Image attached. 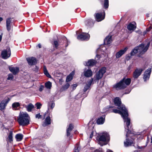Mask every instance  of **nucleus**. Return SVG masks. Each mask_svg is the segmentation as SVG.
<instances>
[{"instance_id": "b1692460", "label": "nucleus", "mask_w": 152, "mask_h": 152, "mask_svg": "<svg viewBox=\"0 0 152 152\" xmlns=\"http://www.w3.org/2000/svg\"><path fill=\"white\" fill-rule=\"evenodd\" d=\"M106 50L107 48L105 46L103 45H101L100 47L97 49V51L99 52L100 51L101 52H103L105 54H106Z\"/></svg>"}, {"instance_id": "bb28decb", "label": "nucleus", "mask_w": 152, "mask_h": 152, "mask_svg": "<svg viewBox=\"0 0 152 152\" xmlns=\"http://www.w3.org/2000/svg\"><path fill=\"white\" fill-rule=\"evenodd\" d=\"M43 71L44 74L46 75V76L49 78L51 77V76L48 73L46 67L45 66H43Z\"/></svg>"}, {"instance_id": "8fccbe9b", "label": "nucleus", "mask_w": 152, "mask_h": 152, "mask_svg": "<svg viewBox=\"0 0 152 152\" xmlns=\"http://www.w3.org/2000/svg\"><path fill=\"white\" fill-rule=\"evenodd\" d=\"M152 28V27L151 26H149V28H148L146 29V31H149L150 30H151Z\"/></svg>"}, {"instance_id": "aec40b11", "label": "nucleus", "mask_w": 152, "mask_h": 152, "mask_svg": "<svg viewBox=\"0 0 152 152\" xmlns=\"http://www.w3.org/2000/svg\"><path fill=\"white\" fill-rule=\"evenodd\" d=\"M136 28V23L135 22L129 23L127 26V28L129 30H134Z\"/></svg>"}, {"instance_id": "49530a36", "label": "nucleus", "mask_w": 152, "mask_h": 152, "mask_svg": "<svg viewBox=\"0 0 152 152\" xmlns=\"http://www.w3.org/2000/svg\"><path fill=\"white\" fill-rule=\"evenodd\" d=\"M101 57V56L99 55H96V57L95 58V59L96 60H98Z\"/></svg>"}, {"instance_id": "6ab92c4d", "label": "nucleus", "mask_w": 152, "mask_h": 152, "mask_svg": "<svg viewBox=\"0 0 152 152\" xmlns=\"http://www.w3.org/2000/svg\"><path fill=\"white\" fill-rule=\"evenodd\" d=\"M93 81V78L91 79L89 81H87L83 91L84 92L86 91L88 89H89L90 87L92 84Z\"/></svg>"}, {"instance_id": "39448f33", "label": "nucleus", "mask_w": 152, "mask_h": 152, "mask_svg": "<svg viewBox=\"0 0 152 152\" xmlns=\"http://www.w3.org/2000/svg\"><path fill=\"white\" fill-rule=\"evenodd\" d=\"M110 139L109 134L107 132H104L101 133L98 137L99 143L101 145H105Z\"/></svg>"}, {"instance_id": "09e8293b", "label": "nucleus", "mask_w": 152, "mask_h": 152, "mask_svg": "<svg viewBox=\"0 0 152 152\" xmlns=\"http://www.w3.org/2000/svg\"><path fill=\"white\" fill-rule=\"evenodd\" d=\"M77 84H73L72 86L73 89H75L77 87Z\"/></svg>"}, {"instance_id": "ddd939ff", "label": "nucleus", "mask_w": 152, "mask_h": 152, "mask_svg": "<svg viewBox=\"0 0 152 152\" xmlns=\"http://www.w3.org/2000/svg\"><path fill=\"white\" fill-rule=\"evenodd\" d=\"M10 100V99L9 98L3 100L0 103V110H2L4 109Z\"/></svg>"}, {"instance_id": "13d9d810", "label": "nucleus", "mask_w": 152, "mask_h": 152, "mask_svg": "<svg viewBox=\"0 0 152 152\" xmlns=\"http://www.w3.org/2000/svg\"><path fill=\"white\" fill-rule=\"evenodd\" d=\"M63 39L64 40H67V39H66V38L64 37H63Z\"/></svg>"}, {"instance_id": "5701e85b", "label": "nucleus", "mask_w": 152, "mask_h": 152, "mask_svg": "<svg viewBox=\"0 0 152 152\" xmlns=\"http://www.w3.org/2000/svg\"><path fill=\"white\" fill-rule=\"evenodd\" d=\"M105 121V116L101 117L99 118L97 120V123L98 124H102Z\"/></svg>"}, {"instance_id": "0eeeda50", "label": "nucleus", "mask_w": 152, "mask_h": 152, "mask_svg": "<svg viewBox=\"0 0 152 152\" xmlns=\"http://www.w3.org/2000/svg\"><path fill=\"white\" fill-rule=\"evenodd\" d=\"M11 55V50L10 48H8L6 50H3L1 53L2 58L7 59L9 58Z\"/></svg>"}, {"instance_id": "bf43d9fd", "label": "nucleus", "mask_w": 152, "mask_h": 152, "mask_svg": "<svg viewBox=\"0 0 152 152\" xmlns=\"http://www.w3.org/2000/svg\"><path fill=\"white\" fill-rule=\"evenodd\" d=\"M146 16L147 17H149V14H147Z\"/></svg>"}, {"instance_id": "c03bdc74", "label": "nucleus", "mask_w": 152, "mask_h": 152, "mask_svg": "<svg viewBox=\"0 0 152 152\" xmlns=\"http://www.w3.org/2000/svg\"><path fill=\"white\" fill-rule=\"evenodd\" d=\"M6 26L7 30L9 31L11 30V24H6Z\"/></svg>"}, {"instance_id": "6e6552de", "label": "nucleus", "mask_w": 152, "mask_h": 152, "mask_svg": "<svg viewBox=\"0 0 152 152\" xmlns=\"http://www.w3.org/2000/svg\"><path fill=\"white\" fill-rule=\"evenodd\" d=\"M106 72V69L105 67L102 68L99 71L97 72L96 75V80H99L103 77L104 74Z\"/></svg>"}, {"instance_id": "1a4fd4ad", "label": "nucleus", "mask_w": 152, "mask_h": 152, "mask_svg": "<svg viewBox=\"0 0 152 152\" xmlns=\"http://www.w3.org/2000/svg\"><path fill=\"white\" fill-rule=\"evenodd\" d=\"M144 70L142 68H137L135 69L133 74V77L134 79H137L140 76L142 72Z\"/></svg>"}, {"instance_id": "cd10ccee", "label": "nucleus", "mask_w": 152, "mask_h": 152, "mask_svg": "<svg viewBox=\"0 0 152 152\" xmlns=\"http://www.w3.org/2000/svg\"><path fill=\"white\" fill-rule=\"evenodd\" d=\"M34 107V106L33 104L31 103H30L26 107V108L28 112H31Z\"/></svg>"}, {"instance_id": "603ef678", "label": "nucleus", "mask_w": 152, "mask_h": 152, "mask_svg": "<svg viewBox=\"0 0 152 152\" xmlns=\"http://www.w3.org/2000/svg\"><path fill=\"white\" fill-rule=\"evenodd\" d=\"M63 81V80L62 79H60L59 80V83L61 84L62 83V82Z\"/></svg>"}, {"instance_id": "f3484780", "label": "nucleus", "mask_w": 152, "mask_h": 152, "mask_svg": "<svg viewBox=\"0 0 152 152\" xmlns=\"http://www.w3.org/2000/svg\"><path fill=\"white\" fill-rule=\"evenodd\" d=\"M96 63V61L94 59H90L87 62L85 61L83 63L84 64L85 66H93L95 65Z\"/></svg>"}, {"instance_id": "c756f323", "label": "nucleus", "mask_w": 152, "mask_h": 152, "mask_svg": "<svg viewBox=\"0 0 152 152\" xmlns=\"http://www.w3.org/2000/svg\"><path fill=\"white\" fill-rule=\"evenodd\" d=\"M20 106V103L18 102H15L13 103L12 104V107L13 109H15V108Z\"/></svg>"}, {"instance_id": "a18cd8bd", "label": "nucleus", "mask_w": 152, "mask_h": 152, "mask_svg": "<svg viewBox=\"0 0 152 152\" xmlns=\"http://www.w3.org/2000/svg\"><path fill=\"white\" fill-rule=\"evenodd\" d=\"M35 117L36 118L38 119L42 118V115L40 114L39 113L35 115Z\"/></svg>"}, {"instance_id": "f03ea898", "label": "nucleus", "mask_w": 152, "mask_h": 152, "mask_svg": "<svg viewBox=\"0 0 152 152\" xmlns=\"http://www.w3.org/2000/svg\"><path fill=\"white\" fill-rule=\"evenodd\" d=\"M150 44V42H148L147 44L142 43L137 47H135L131 52V56L134 55L137 53H139V54L138 56L141 57L142 55L144 54L147 51L148 49Z\"/></svg>"}, {"instance_id": "f257e3e1", "label": "nucleus", "mask_w": 152, "mask_h": 152, "mask_svg": "<svg viewBox=\"0 0 152 152\" xmlns=\"http://www.w3.org/2000/svg\"><path fill=\"white\" fill-rule=\"evenodd\" d=\"M114 102L115 105L118 106V108L120 110L113 109V112L120 114L126 124V127H125V131H126L127 133L126 134V141L124 142V146L126 147L130 146L133 144V142L132 140L128 139V135L131 133V131L129 130V127H131L130 120L128 117V111L124 105L121 104V99L119 98H115L114 99Z\"/></svg>"}, {"instance_id": "f8f14e48", "label": "nucleus", "mask_w": 152, "mask_h": 152, "mask_svg": "<svg viewBox=\"0 0 152 152\" xmlns=\"http://www.w3.org/2000/svg\"><path fill=\"white\" fill-rule=\"evenodd\" d=\"M151 72V68H149L145 71L143 77L144 81H146L147 80H149Z\"/></svg>"}, {"instance_id": "79ce46f5", "label": "nucleus", "mask_w": 152, "mask_h": 152, "mask_svg": "<svg viewBox=\"0 0 152 152\" xmlns=\"http://www.w3.org/2000/svg\"><path fill=\"white\" fill-rule=\"evenodd\" d=\"M13 78V76L12 74H9L8 75V77L7 78L8 80H12Z\"/></svg>"}, {"instance_id": "dca6fc26", "label": "nucleus", "mask_w": 152, "mask_h": 152, "mask_svg": "<svg viewBox=\"0 0 152 152\" xmlns=\"http://www.w3.org/2000/svg\"><path fill=\"white\" fill-rule=\"evenodd\" d=\"M28 64L30 65H35L37 63L36 59L34 57H29L26 58Z\"/></svg>"}, {"instance_id": "37998d69", "label": "nucleus", "mask_w": 152, "mask_h": 152, "mask_svg": "<svg viewBox=\"0 0 152 152\" xmlns=\"http://www.w3.org/2000/svg\"><path fill=\"white\" fill-rule=\"evenodd\" d=\"M151 139V143H152V137H150L149 136H147V140L146 142L147 143H148V142L150 140V139Z\"/></svg>"}, {"instance_id": "7ed1b4c3", "label": "nucleus", "mask_w": 152, "mask_h": 152, "mask_svg": "<svg viewBox=\"0 0 152 152\" xmlns=\"http://www.w3.org/2000/svg\"><path fill=\"white\" fill-rule=\"evenodd\" d=\"M30 118L26 113L20 114L18 121L19 124L22 126H26L29 124Z\"/></svg>"}, {"instance_id": "9d476101", "label": "nucleus", "mask_w": 152, "mask_h": 152, "mask_svg": "<svg viewBox=\"0 0 152 152\" xmlns=\"http://www.w3.org/2000/svg\"><path fill=\"white\" fill-rule=\"evenodd\" d=\"M90 35L87 33H83L77 36V38L81 40H87L90 38Z\"/></svg>"}, {"instance_id": "c85d7f7f", "label": "nucleus", "mask_w": 152, "mask_h": 152, "mask_svg": "<svg viewBox=\"0 0 152 152\" xmlns=\"http://www.w3.org/2000/svg\"><path fill=\"white\" fill-rule=\"evenodd\" d=\"M17 141H20L22 140L23 138V135L21 134H17L15 136Z\"/></svg>"}, {"instance_id": "69168bd1", "label": "nucleus", "mask_w": 152, "mask_h": 152, "mask_svg": "<svg viewBox=\"0 0 152 152\" xmlns=\"http://www.w3.org/2000/svg\"><path fill=\"white\" fill-rule=\"evenodd\" d=\"M127 94V93H125V94Z\"/></svg>"}, {"instance_id": "0e129e2a", "label": "nucleus", "mask_w": 152, "mask_h": 152, "mask_svg": "<svg viewBox=\"0 0 152 152\" xmlns=\"http://www.w3.org/2000/svg\"><path fill=\"white\" fill-rule=\"evenodd\" d=\"M49 108L48 107V110H49Z\"/></svg>"}, {"instance_id": "9b49d317", "label": "nucleus", "mask_w": 152, "mask_h": 152, "mask_svg": "<svg viewBox=\"0 0 152 152\" xmlns=\"http://www.w3.org/2000/svg\"><path fill=\"white\" fill-rule=\"evenodd\" d=\"M105 13L104 11L102 12L96 13L95 14V18L98 22L101 21L105 18Z\"/></svg>"}, {"instance_id": "58836bf2", "label": "nucleus", "mask_w": 152, "mask_h": 152, "mask_svg": "<svg viewBox=\"0 0 152 152\" xmlns=\"http://www.w3.org/2000/svg\"><path fill=\"white\" fill-rule=\"evenodd\" d=\"M12 21V18H7L6 20V24H11Z\"/></svg>"}, {"instance_id": "052dcab7", "label": "nucleus", "mask_w": 152, "mask_h": 152, "mask_svg": "<svg viewBox=\"0 0 152 152\" xmlns=\"http://www.w3.org/2000/svg\"><path fill=\"white\" fill-rule=\"evenodd\" d=\"M130 66H129L128 67V69H130Z\"/></svg>"}, {"instance_id": "f704fd0d", "label": "nucleus", "mask_w": 152, "mask_h": 152, "mask_svg": "<svg viewBox=\"0 0 152 152\" xmlns=\"http://www.w3.org/2000/svg\"><path fill=\"white\" fill-rule=\"evenodd\" d=\"M12 132L11 131L10 132L8 136V139L11 142L12 141Z\"/></svg>"}, {"instance_id": "e2e57ef3", "label": "nucleus", "mask_w": 152, "mask_h": 152, "mask_svg": "<svg viewBox=\"0 0 152 152\" xmlns=\"http://www.w3.org/2000/svg\"><path fill=\"white\" fill-rule=\"evenodd\" d=\"M134 152H137V151H134Z\"/></svg>"}, {"instance_id": "2eb2a0df", "label": "nucleus", "mask_w": 152, "mask_h": 152, "mask_svg": "<svg viewBox=\"0 0 152 152\" xmlns=\"http://www.w3.org/2000/svg\"><path fill=\"white\" fill-rule=\"evenodd\" d=\"M128 49L127 47L125 48L124 49H121L117 52L115 54L116 58H118L124 54Z\"/></svg>"}, {"instance_id": "864d4df0", "label": "nucleus", "mask_w": 152, "mask_h": 152, "mask_svg": "<svg viewBox=\"0 0 152 152\" xmlns=\"http://www.w3.org/2000/svg\"><path fill=\"white\" fill-rule=\"evenodd\" d=\"M131 57L130 56H128L126 57V59L127 60H129V59Z\"/></svg>"}, {"instance_id": "412c9836", "label": "nucleus", "mask_w": 152, "mask_h": 152, "mask_svg": "<svg viewBox=\"0 0 152 152\" xmlns=\"http://www.w3.org/2000/svg\"><path fill=\"white\" fill-rule=\"evenodd\" d=\"M112 41L111 36H108L104 39V43L105 45H108L111 43Z\"/></svg>"}, {"instance_id": "5fc2aeb1", "label": "nucleus", "mask_w": 152, "mask_h": 152, "mask_svg": "<svg viewBox=\"0 0 152 152\" xmlns=\"http://www.w3.org/2000/svg\"><path fill=\"white\" fill-rule=\"evenodd\" d=\"M2 34H1V35H0V42L1 41L2 39Z\"/></svg>"}, {"instance_id": "ea45409f", "label": "nucleus", "mask_w": 152, "mask_h": 152, "mask_svg": "<svg viewBox=\"0 0 152 152\" xmlns=\"http://www.w3.org/2000/svg\"><path fill=\"white\" fill-rule=\"evenodd\" d=\"M35 105L37 109H39L41 108L42 104L40 103L37 102L35 104Z\"/></svg>"}, {"instance_id": "e433bc0d", "label": "nucleus", "mask_w": 152, "mask_h": 152, "mask_svg": "<svg viewBox=\"0 0 152 152\" xmlns=\"http://www.w3.org/2000/svg\"><path fill=\"white\" fill-rule=\"evenodd\" d=\"M55 105L54 103L53 102H50L48 103V105L49 106H50V109L52 110L53 108L54 107Z\"/></svg>"}, {"instance_id": "680f3d73", "label": "nucleus", "mask_w": 152, "mask_h": 152, "mask_svg": "<svg viewBox=\"0 0 152 152\" xmlns=\"http://www.w3.org/2000/svg\"><path fill=\"white\" fill-rule=\"evenodd\" d=\"M45 115H44V117H45Z\"/></svg>"}, {"instance_id": "6e6d98bb", "label": "nucleus", "mask_w": 152, "mask_h": 152, "mask_svg": "<svg viewBox=\"0 0 152 152\" xmlns=\"http://www.w3.org/2000/svg\"><path fill=\"white\" fill-rule=\"evenodd\" d=\"M39 48H41V45L40 44H39L38 45Z\"/></svg>"}, {"instance_id": "72a5a7b5", "label": "nucleus", "mask_w": 152, "mask_h": 152, "mask_svg": "<svg viewBox=\"0 0 152 152\" xmlns=\"http://www.w3.org/2000/svg\"><path fill=\"white\" fill-rule=\"evenodd\" d=\"M70 86L69 83H67L65 85L63 86L62 88V89L63 90H66L68 89Z\"/></svg>"}, {"instance_id": "20e7f679", "label": "nucleus", "mask_w": 152, "mask_h": 152, "mask_svg": "<svg viewBox=\"0 0 152 152\" xmlns=\"http://www.w3.org/2000/svg\"><path fill=\"white\" fill-rule=\"evenodd\" d=\"M131 80L130 78H124L119 82L113 86V87L116 89L119 90L124 89L130 83Z\"/></svg>"}, {"instance_id": "4be33fe9", "label": "nucleus", "mask_w": 152, "mask_h": 152, "mask_svg": "<svg viewBox=\"0 0 152 152\" xmlns=\"http://www.w3.org/2000/svg\"><path fill=\"white\" fill-rule=\"evenodd\" d=\"M10 72L14 75H16L19 71V69L17 67H11L9 68Z\"/></svg>"}, {"instance_id": "338daca9", "label": "nucleus", "mask_w": 152, "mask_h": 152, "mask_svg": "<svg viewBox=\"0 0 152 152\" xmlns=\"http://www.w3.org/2000/svg\"><path fill=\"white\" fill-rule=\"evenodd\" d=\"M68 45H66V46H67Z\"/></svg>"}, {"instance_id": "a19ab883", "label": "nucleus", "mask_w": 152, "mask_h": 152, "mask_svg": "<svg viewBox=\"0 0 152 152\" xmlns=\"http://www.w3.org/2000/svg\"><path fill=\"white\" fill-rule=\"evenodd\" d=\"M95 152H103L101 150H96ZM106 152H113L111 150H109V149H107V151Z\"/></svg>"}, {"instance_id": "393cba45", "label": "nucleus", "mask_w": 152, "mask_h": 152, "mask_svg": "<svg viewBox=\"0 0 152 152\" xmlns=\"http://www.w3.org/2000/svg\"><path fill=\"white\" fill-rule=\"evenodd\" d=\"M75 72L74 71L71 72L70 74L67 77L66 81V82H68L71 80L73 78V76L75 74Z\"/></svg>"}, {"instance_id": "7c9ffc66", "label": "nucleus", "mask_w": 152, "mask_h": 152, "mask_svg": "<svg viewBox=\"0 0 152 152\" xmlns=\"http://www.w3.org/2000/svg\"><path fill=\"white\" fill-rule=\"evenodd\" d=\"M45 86L48 89H50L52 86V83L50 81H48L45 83Z\"/></svg>"}, {"instance_id": "4c0bfd02", "label": "nucleus", "mask_w": 152, "mask_h": 152, "mask_svg": "<svg viewBox=\"0 0 152 152\" xmlns=\"http://www.w3.org/2000/svg\"><path fill=\"white\" fill-rule=\"evenodd\" d=\"M80 148L78 145L76 144L75 146L74 152H79Z\"/></svg>"}, {"instance_id": "473e14b6", "label": "nucleus", "mask_w": 152, "mask_h": 152, "mask_svg": "<svg viewBox=\"0 0 152 152\" xmlns=\"http://www.w3.org/2000/svg\"><path fill=\"white\" fill-rule=\"evenodd\" d=\"M146 130H147L145 129L143 131H142V132H141L140 133H137V135H141L140 137H141V138L142 139V138H143V137H144L143 134H145L146 132Z\"/></svg>"}, {"instance_id": "c9c22d12", "label": "nucleus", "mask_w": 152, "mask_h": 152, "mask_svg": "<svg viewBox=\"0 0 152 152\" xmlns=\"http://www.w3.org/2000/svg\"><path fill=\"white\" fill-rule=\"evenodd\" d=\"M53 46L55 47V48H56V49H57L59 44L57 41L54 40L53 42Z\"/></svg>"}, {"instance_id": "423d86ee", "label": "nucleus", "mask_w": 152, "mask_h": 152, "mask_svg": "<svg viewBox=\"0 0 152 152\" xmlns=\"http://www.w3.org/2000/svg\"><path fill=\"white\" fill-rule=\"evenodd\" d=\"M95 124L92 121L90 122L88 124V129L87 131V134L88 136H89L90 138H91L95 133L94 127Z\"/></svg>"}, {"instance_id": "a878e982", "label": "nucleus", "mask_w": 152, "mask_h": 152, "mask_svg": "<svg viewBox=\"0 0 152 152\" xmlns=\"http://www.w3.org/2000/svg\"><path fill=\"white\" fill-rule=\"evenodd\" d=\"M73 128V127L72 125L71 124H70L66 130L67 136H69L70 135V132L72 130Z\"/></svg>"}, {"instance_id": "3c124183", "label": "nucleus", "mask_w": 152, "mask_h": 152, "mask_svg": "<svg viewBox=\"0 0 152 152\" xmlns=\"http://www.w3.org/2000/svg\"><path fill=\"white\" fill-rule=\"evenodd\" d=\"M44 88V86H41L39 88V91H42V90H43V88Z\"/></svg>"}, {"instance_id": "a211bd4d", "label": "nucleus", "mask_w": 152, "mask_h": 152, "mask_svg": "<svg viewBox=\"0 0 152 152\" xmlns=\"http://www.w3.org/2000/svg\"><path fill=\"white\" fill-rule=\"evenodd\" d=\"M51 124V119L50 115L47 116L45 118L44 122L42 124V126L45 127Z\"/></svg>"}, {"instance_id": "4468645a", "label": "nucleus", "mask_w": 152, "mask_h": 152, "mask_svg": "<svg viewBox=\"0 0 152 152\" xmlns=\"http://www.w3.org/2000/svg\"><path fill=\"white\" fill-rule=\"evenodd\" d=\"M83 73L84 76L87 77H91L93 75V72L90 69H85Z\"/></svg>"}, {"instance_id": "2f4dec72", "label": "nucleus", "mask_w": 152, "mask_h": 152, "mask_svg": "<svg viewBox=\"0 0 152 152\" xmlns=\"http://www.w3.org/2000/svg\"><path fill=\"white\" fill-rule=\"evenodd\" d=\"M109 6L108 0H104V7L105 9H107Z\"/></svg>"}, {"instance_id": "de8ad7c7", "label": "nucleus", "mask_w": 152, "mask_h": 152, "mask_svg": "<svg viewBox=\"0 0 152 152\" xmlns=\"http://www.w3.org/2000/svg\"><path fill=\"white\" fill-rule=\"evenodd\" d=\"M91 20H88L87 21H86L85 22V24L87 25H89V24L88 23V22L89 21L90 22H92V21Z\"/></svg>"}, {"instance_id": "4d7b16f0", "label": "nucleus", "mask_w": 152, "mask_h": 152, "mask_svg": "<svg viewBox=\"0 0 152 152\" xmlns=\"http://www.w3.org/2000/svg\"><path fill=\"white\" fill-rule=\"evenodd\" d=\"M146 33V31H145L143 32V35H145Z\"/></svg>"}]
</instances>
